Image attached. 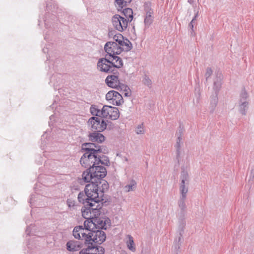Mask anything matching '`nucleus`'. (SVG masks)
<instances>
[{
  "instance_id": "nucleus-37",
  "label": "nucleus",
  "mask_w": 254,
  "mask_h": 254,
  "mask_svg": "<svg viewBox=\"0 0 254 254\" xmlns=\"http://www.w3.org/2000/svg\"><path fill=\"white\" fill-rule=\"evenodd\" d=\"M245 104H246V103H244L242 104V105H245V106H246V105H245ZM247 104H248L247 103Z\"/></svg>"
},
{
  "instance_id": "nucleus-24",
  "label": "nucleus",
  "mask_w": 254,
  "mask_h": 254,
  "mask_svg": "<svg viewBox=\"0 0 254 254\" xmlns=\"http://www.w3.org/2000/svg\"><path fill=\"white\" fill-rule=\"evenodd\" d=\"M153 11L151 9L146 12V16L144 19V23L146 25H149L152 23L153 19Z\"/></svg>"
},
{
  "instance_id": "nucleus-6",
  "label": "nucleus",
  "mask_w": 254,
  "mask_h": 254,
  "mask_svg": "<svg viewBox=\"0 0 254 254\" xmlns=\"http://www.w3.org/2000/svg\"><path fill=\"white\" fill-rule=\"evenodd\" d=\"M88 124L92 131L97 132L103 131L107 127V124L102 117H93L89 120Z\"/></svg>"
},
{
  "instance_id": "nucleus-15",
  "label": "nucleus",
  "mask_w": 254,
  "mask_h": 254,
  "mask_svg": "<svg viewBox=\"0 0 254 254\" xmlns=\"http://www.w3.org/2000/svg\"><path fill=\"white\" fill-rule=\"evenodd\" d=\"M82 149L86 152H89L92 154H98L100 152L99 147H97L95 144L92 143H86L82 145Z\"/></svg>"
},
{
  "instance_id": "nucleus-30",
  "label": "nucleus",
  "mask_w": 254,
  "mask_h": 254,
  "mask_svg": "<svg viewBox=\"0 0 254 254\" xmlns=\"http://www.w3.org/2000/svg\"><path fill=\"white\" fill-rule=\"evenodd\" d=\"M83 196H84V194L83 193H81V192L79 193L78 195V200L79 202H82L84 204H86L87 201H90V200L88 197L86 199H84L83 198Z\"/></svg>"
},
{
  "instance_id": "nucleus-38",
  "label": "nucleus",
  "mask_w": 254,
  "mask_h": 254,
  "mask_svg": "<svg viewBox=\"0 0 254 254\" xmlns=\"http://www.w3.org/2000/svg\"><path fill=\"white\" fill-rule=\"evenodd\" d=\"M148 85H149V84H150V81H148Z\"/></svg>"
},
{
  "instance_id": "nucleus-28",
  "label": "nucleus",
  "mask_w": 254,
  "mask_h": 254,
  "mask_svg": "<svg viewBox=\"0 0 254 254\" xmlns=\"http://www.w3.org/2000/svg\"><path fill=\"white\" fill-rule=\"evenodd\" d=\"M100 184H102V190H100V195L103 196V193L105 190H106L108 188V184L107 182L105 181H103L100 183Z\"/></svg>"
},
{
  "instance_id": "nucleus-13",
  "label": "nucleus",
  "mask_w": 254,
  "mask_h": 254,
  "mask_svg": "<svg viewBox=\"0 0 254 254\" xmlns=\"http://www.w3.org/2000/svg\"><path fill=\"white\" fill-rule=\"evenodd\" d=\"M97 65L98 68L102 71L108 72L113 71L111 62L106 59H100Z\"/></svg>"
},
{
  "instance_id": "nucleus-8",
  "label": "nucleus",
  "mask_w": 254,
  "mask_h": 254,
  "mask_svg": "<svg viewBox=\"0 0 254 254\" xmlns=\"http://www.w3.org/2000/svg\"><path fill=\"white\" fill-rule=\"evenodd\" d=\"M106 99L113 105L120 106L124 103L122 96L115 90L109 91L106 95Z\"/></svg>"
},
{
  "instance_id": "nucleus-12",
  "label": "nucleus",
  "mask_w": 254,
  "mask_h": 254,
  "mask_svg": "<svg viewBox=\"0 0 254 254\" xmlns=\"http://www.w3.org/2000/svg\"><path fill=\"white\" fill-rule=\"evenodd\" d=\"M83 228L82 226L75 227L73 231V235L75 238L83 240L86 243V237H88L90 229Z\"/></svg>"
},
{
  "instance_id": "nucleus-23",
  "label": "nucleus",
  "mask_w": 254,
  "mask_h": 254,
  "mask_svg": "<svg viewBox=\"0 0 254 254\" xmlns=\"http://www.w3.org/2000/svg\"><path fill=\"white\" fill-rule=\"evenodd\" d=\"M90 112L93 116L98 117H103V108L101 110L97 109L95 106H91L90 108Z\"/></svg>"
},
{
  "instance_id": "nucleus-36",
  "label": "nucleus",
  "mask_w": 254,
  "mask_h": 254,
  "mask_svg": "<svg viewBox=\"0 0 254 254\" xmlns=\"http://www.w3.org/2000/svg\"><path fill=\"white\" fill-rule=\"evenodd\" d=\"M193 20H194V19H192V20H191V21L190 22V26H191V28H192V27H193V24H192V23H193Z\"/></svg>"
},
{
  "instance_id": "nucleus-19",
  "label": "nucleus",
  "mask_w": 254,
  "mask_h": 254,
  "mask_svg": "<svg viewBox=\"0 0 254 254\" xmlns=\"http://www.w3.org/2000/svg\"><path fill=\"white\" fill-rule=\"evenodd\" d=\"M126 244L127 248L131 252H134L136 251V247L133 237L128 235L126 237Z\"/></svg>"
},
{
  "instance_id": "nucleus-31",
  "label": "nucleus",
  "mask_w": 254,
  "mask_h": 254,
  "mask_svg": "<svg viewBox=\"0 0 254 254\" xmlns=\"http://www.w3.org/2000/svg\"><path fill=\"white\" fill-rule=\"evenodd\" d=\"M136 132L137 134H142L144 132V127L142 125H139L136 128Z\"/></svg>"
},
{
  "instance_id": "nucleus-17",
  "label": "nucleus",
  "mask_w": 254,
  "mask_h": 254,
  "mask_svg": "<svg viewBox=\"0 0 254 254\" xmlns=\"http://www.w3.org/2000/svg\"><path fill=\"white\" fill-rule=\"evenodd\" d=\"M188 174L184 173L182 179V183L180 187L181 191L182 194V199H185L186 197V193L188 192V188L185 187V183L188 179Z\"/></svg>"
},
{
  "instance_id": "nucleus-22",
  "label": "nucleus",
  "mask_w": 254,
  "mask_h": 254,
  "mask_svg": "<svg viewBox=\"0 0 254 254\" xmlns=\"http://www.w3.org/2000/svg\"><path fill=\"white\" fill-rule=\"evenodd\" d=\"M132 0H115L116 6L121 10L126 7L129 3Z\"/></svg>"
},
{
  "instance_id": "nucleus-1",
  "label": "nucleus",
  "mask_w": 254,
  "mask_h": 254,
  "mask_svg": "<svg viewBox=\"0 0 254 254\" xmlns=\"http://www.w3.org/2000/svg\"><path fill=\"white\" fill-rule=\"evenodd\" d=\"M107 175L106 168L102 166H94L89 167L82 174V179L86 182L90 181L96 182L104 178Z\"/></svg>"
},
{
  "instance_id": "nucleus-35",
  "label": "nucleus",
  "mask_w": 254,
  "mask_h": 254,
  "mask_svg": "<svg viewBox=\"0 0 254 254\" xmlns=\"http://www.w3.org/2000/svg\"><path fill=\"white\" fill-rule=\"evenodd\" d=\"M181 142V138L180 137H178V140H177V144H178V146L179 147L180 146V142Z\"/></svg>"
},
{
  "instance_id": "nucleus-16",
  "label": "nucleus",
  "mask_w": 254,
  "mask_h": 254,
  "mask_svg": "<svg viewBox=\"0 0 254 254\" xmlns=\"http://www.w3.org/2000/svg\"><path fill=\"white\" fill-rule=\"evenodd\" d=\"M86 254H104V249L100 246L88 247L85 249Z\"/></svg>"
},
{
  "instance_id": "nucleus-33",
  "label": "nucleus",
  "mask_w": 254,
  "mask_h": 254,
  "mask_svg": "<svg viewBox=\"0 0 254 254\" xmlns=\"http://www.w3.org/2000/svg\"><path fill=\"white\" fill-rule=\"evenodd\" d=\"M212 70L211 69H209V68H208L207 69V71H206V74H205V75L206 77H209L211 75V74H212Z\"/></svg>"
},
{
  "instance_id": "nucleus-7",
  "label": "nucleus",
  "mask_w": 254,
  "mask_h": 254,
  "mask_svg": "<svg viewBox=\"0 0 254 254\" xmlns=\"http://www.w3.org/2000/svg\"><path fill=\"white\" fill-rule=\"evenodd\" d=\"M84 225L85 227L90 229L91 230L95 229H106L105 221L98 216L85 220Z\"/></svg>"
},
{
  "instance_id": "nucleus-27",
  "label": "nucleus",
  "mask_w": 254,
  "mask_h": 254,
  "mask_svg": "<svg viewBox=\"0 0 254 254\" xmlns=\"http://www.w3.org/2000/svg\"><path fill=\"white\" fill-rule=\"evenodd\" d=\"M119 88H120L121 90L123 91L122 94H123L125 96L129 97L131 96V91L128 86L124 84H122Z\"/></svg>"
},
{
  "instance_id": "nucleus-20",
  "label": "nucleus",
  "mask_w": 254,
  "mask_h": 254,
  "mask_svg": "<svg viewBox=\"0 0 254 254\" xmlns=\"http://www.w3.org/2000/svg\"><path fill=\"white\" fill-rule=\"evenodd\" d=\"M119 44V47L121 49V52L122 51H128L130 50L131 48V43L127 39H125L122 40V42L117 43Z\"/></svg>"
},
{
  "instance_id": "nucleus-9",
  "label": "nucleus",
  "mask_w": 254,
  "mask_h": 254,
  "mask_svg": "<svg viewBox=\"0 0 254 254\" xmlns=\"http://www.w3.org/2000/svg\"><path fill=\"white\" fill-rule=\"evenodd\" d=\"M112 23L114 27L119 31L126 29L127 26L128 20L119 15H115L112 18Z\"/></svg>"
},
{
  "instance_id": "nucleus-4",
  "label": "nucleus",
  "mask_w": 254,
  "mask_h": 254,
  "mask_svg": "<svg viewBox=\"0 0 254 254\" xmlns=\"http://www.w3.org/2000/svg\"><path fill=\"white\" fill-rule=\"evenodd\" d=\"M80 162L82 166L87 168L99 165L101 161L98 154H92L89 152H86L81 157Z\"/></svg>"
},
{
  "instance_id": "nucleus-11",
  "label": "nucleus",
  "mask_w": 254,
  "mask_h": 254,
  "mask_svg": "<svg viewBox=\"0 0 254 254\" xmlns=\"http://www.w3.org/2000/svg\"><path fill=\"white\" fill-rule=\"evenodd\" d=\"M105 50L110 57H114L121 53V49L119 44L114 42H109L105 45Z\"/></svg>"
},
{
  "instance_id": "nucleus-3",
  "label": "nucleus",
  "mask_w": 254,
  "mask_h": 254,
  "mask_svg": "<svg viewBox=\"0 0 254 254\" xmlns=\"http://www.w3.org/2000/svg\"><path fill=\"white\" fill-rule=\"evenodd\" d=\"M101 208V206L100 204H97V203L87 201L86 204H84V207L81 210L82 215L86 220L91 219L99 215V210Z\"/></svg>"
},
{
  "instance_id": "nucleus-25",
  "label": "nucleus",
  "mask_w": 254,
  "mask_h": 254,
  "mask_svg": "<svg viewBox=\"0 0 254 254\" xmlns=\"http://www.w3.org/2000/svg\"><path fill=\"white\" fill-rule=\"evenodd\" d=\"M123 13L124 15L126 16V18L128 21L129 20H131L133 17V12L131 8H127L123 10Z\"/></svg>"
},
{
  "instance_id": "nucleus-26",
  "label": "nucleus",
  "mask_w": 254,
  "mask_h": 254,
  "mask_svg": "<svg viewBox=\"0 0 254 254\" xmlns=\"http://www.w3.org/2000/svg\"><path fill=\"white\" fill-rule=\"evenodd\" d=\"M79 248L78 246L76 245V243L73 241L68 242L66 244L67 250L69 251L74 252L77 250Z\"/></svg>"
},
{
  "instance_id": "nucleus-14",
  "label": "nucleus",
  "mask_w": 254,
  "mask_h": 254,
  "mask_svg": "<svg viewBox=\"0 0 254 254\" xmlns=\"http://www.w3.org/2000/svg\"><path fill=\"white\" fill-rule=\"evenodd\" d=\"M106 82L108 86L115 89H119L122 85L118 76L115 75L108 76L106 79Z\"/></svg>"
},
{
  "instance_id": "nucleus-10",
  "label": "nucleus",
  "mask_w": 254,
  "mask_h": 254,
  "mask_svg": "<svg viewBox=\"0 0 254 254\" xmlns=\"http://www.w3.org/2000/svg\"><path fill=\"white\" fill-rule=\"evenodd\" d=\"M120 113L118 109L109 106L103 107V117L112 120H115L119 118Z\"/></svg>"
},
{
  "instance_id": "nucleus-34",
  "label": "nucleus",
  "mask_w": 254,
  "mask_h": 254,
  "mask_svg": "<svg viewBox=\"0 0 254 254\" xmlns=\"http://www.w3.org/2000/svg\"><path fill=\"white\" fill-rule=\"evenodd\" d=\"M184 200L185 199H183V200L179 204V206L180 207H181L182 208H183L185 207V202H184Z\"/></svg>"
},
{
  "instance_id": "nucleus-18",
  "label": "nucleus",
  "mask_w": 254,
  "mask_h": 254,
  "mask_svg": "<svg viewBox=\"0 0 254 254\" xmlns=\"http://www.w3.org/2000/svg\"><path fill=\"white\" fill-rule=\"evenodd\" d=\"M98 132H93L90 134L89 137L91 141L101 143L104 141V136Z\"/></svg>"
},
{
  "instance_id": "nucleus-2",
  "label": "nucleus",
  "mask_w": 254,
  "mask_h": 254,
  "mask_svg": "<svg viewBox=\"0 0 254 254\" xmlns=\"http://www.w3.org/2000/svg\"><path fill=\"white\" fill-rule=\"evenodd\" d=\"M99 189L98 185L92 182L87 185L84 190L86 195L89 199L90 201L97 204H100V202L103 200L102 195H100Z\"/></svg>"
},
{
  "instance_id": "nucleus-32",
  "label": "nucleus",
  "mask_w": 254,
  "mask_h": 254,
  "mask_svg": "<svg viewBox=\"0 0 254 254\" xmlns=\"http://www.w3.org/2000/svg\"><path fill=\"white\" fill-rule=\"evenodd\" d=\"M134 186V184H132L131 185H127L125 187V189L127 191H129L130 190H132V187Z\"/></svg>"
},
{
  "instance_id": "nucleus-21",
  "label": "nucleus",
  "mask_w": 254,
  "mask_h": 254,
  "mask_svg": "<svg viewBox=\"0 0 254 254\" xmlns=\"http://www.w3.org/2000/svg\"><path fill=\"white\" fill-rule=\"evenodd\" d=\"M112 57L113 58V60L111 62L113 67H115L117 68H121L123 66V61L120 58L116 56Z\"/></svg>"
},
{
  "instance_id": "nucleus-5",
  "label": "nucleus",
  "mask_w": 254,
  "mask_h": 254,
  "mask_svg": "<svg viewBox=\"0 0 254 254\" xmlns=\"http://www.w3.org/2000/svg\"><path fill=\"white\" fill-rule=\"evenodd\" d=\"M106 234L101 230H90L88 237H86V243L92 244L93 243L101 244L106 240Z\"/></svg>"
},
{
  "instance_id": "nucleus-29",
  "label": "nucleus",
  "mask_w": 254,
  "mask_h": 254,
  "mask_svg": "<svg viewBox=\"0 0 254 254\" xmlns=\"http://www.w3.org/2000/svg\"><path fill=\"white\" fill-rule=\"evenodd\" d=\"M113 39L116 41L115 43H119L122 42V40H124V38L122 34H117L114 35Z\"/></svg>"
}]
</instances>
